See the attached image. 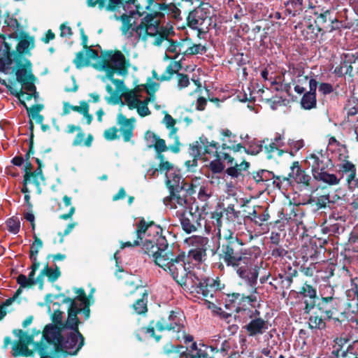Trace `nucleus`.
<instances>
[{
    "label": "nucleus",
    "mask_w": 358,
    "mask_h": 358,
    "mask_svg": "<svg viewBox=\"0 0 358 358\" xmlns=\"http://www.w3.org/2000/svg\"><path fill=\"white\" fill-rule=\"evenodd\" d=\"M35 162L37 164L38 167L34 171L28 173L27 174H24L22 183L26 185L32 182L36 187L37 194H41L42 189L38 178L42 181L45 180V176L43 172V164L42 160L39 158H35Z\"/></svg>",
    "instance_id": "393cba45"
},
{
    "label": "nucleus",
    "mask_w": 358,
    "mask_h": 358,
    "mask_svg": "<svg viewBox=\"0 0 358 358\" xmlns=\"http://www.w3.org/2000/svg\"><path fill=\"white\" fill-rule=\"evenodd\" d=\"M268 142V138H265L262 141V143H264V150L266 154V158L268 159H271L276 157H280L285 152H287V151L280 149V147L277 146L275 143H267Z\"/></svg>",
    "instance_id": "2f4dec72"
},
{
    "label": "nucleus",
    "mask_w": 358,
    "mask_h": 358,
    "mask_svg": "<svg viewBox=\"0 0 358 358\" xmlns=\"http://www.w3.org/2000/svg\"><path fill=\"white\" fill-rule=\"evenodd\" d=\"M177 76V87L181 90L189 86L190 84L189 76L183 73L176 74Z\"/></svg>",
    "instance_id": "0e129e2a"
},
{
    "label": "nucleus",
    "mask_w": 358,
    "mask_h": 358,
    "mask_svg": "<svg viewBox=\"0 0 358 358\" xmlns=\"http://www.w3.org/2000/svg\"><path fill=\"white\" fill-rule=\"evenodd\" d=\"M149 83L143 85L146 93L151 97L155 98V94L159 89V84L148 79Z\"/></svg>",
    "instance_id": "774afa93"
},
{
    "label": "nucleus",
    "mask_w": 358,
    "mask_h": 358,
    "mask_svg": "<svg viewBox=\"0 0 358 358\" xmlns=\"http://www.w3.org/2000/svg\"><path fill=\"white\" fill-rule=\"evenodd\" d=\"M8 231L10 233L16 234L20 229V222L17 217H12L6 222Z\"/></svg>",
    "instance_id": "4d7b16f0"
},
{
    "label": "nucleus",
    "mask_w": 358,
    "mask_h": 358,
    "mask_svg": "<svg viewBox=\"0 0 358 358\" xmlns=\"http://www.w3.org/2000/svg\"><path fill=\"white\" fill-rule=\"evenodd\" d=\"M33 238L34 241L30 246L29 257H37L39 250L43 247V243L36 234H34Z\"/></svg>",
    "instance_id": "5fc2aeb1"
},
{
    "label": "nucleus",
    "mask_w": 358,
    "mask_h": 358,
    "mask_svg": "<svg viewBox=\"0 0 358 358\" xmlns=\"http://www.w3.org/2000/svg\"><path fill=\"white\" fill-rule=\"evenodd\" d=\"M259 272H257L256 278L252 282H249L246 279H242L246 285L249 287V294L246 295L244 293L233 292L231 294H226L225 303L226 308H234L236 313L241 311L247 312L248 310H251L248 306L255 307L253 305L257 301V279Z\"/></svg>",
    "instance_id": "423d86ee"
},
{
    "label": "nucleus",
    "mask_w": 358,
    "mask_h": 358,
    "mask_svg": "<svg viewBox=\"0 0 358 358\" xmlns=\"http://www.w3.org/2000/svg\"><path fill=\"white\" fill-rule=\"evenodd\" d=\"M42 273L45 274L48 277V280L52 282L57 280L61 275V271L57 266H55V268L53 269L49 267L48 264L42 269Z\"/></svg>",
    "instance_id": "8fccbe9b"
},
{
    "label": "nucleus",
    "mask_w": 358,
    "mask_h": 358,
    "mask_svg": "<svg viewBox=\"0 0 358 358\" xmlns=\"http://www.w3.org/2000/svg\"><path fill=\"white\" fill-rule=\"evenodd\" d=\"M73 63L78 69H80L83 66H89L90 62L87 59V57H85L84 52L80 51L76 54Z\"/></svg>",
    "instance_id": "680f3d73"
},
{
    "label": "nucleus",
    "mask_w": 358,
    "mask_h": 358,
    "mask_svg": "<svg viewBox=\"0 0 358 358\" xmlns=\"http://www.w3.org/2000/svg\"><path fill=\"white\" fill-rule=\"evenodd\" d=\"M334 343L329 358H358V352H355L353 345L348 344V339L336 338Z\"/></svg>",
    "instance_id": "aec40b11"
},
{
    "label": "nucleus",
    "mask_w": 358,
    "mask_h": 358,
    "mask_svg": "<svg viewBox=\"0 0 358 358\" xmlns=\"http://www.w3.org/2000/svg\"><path fill=\"white\" fill-rule=\"evenodd\" d=\"M209 3L199 2V6L191 10L187 17V25L194 30H197L198 36L206 34L211 20L209 16Z\"/></svg>",
    "instance_id": "9b49d317"
},
{
    "label": "nucleus",
    "mask_w": 358,
    "mask_h": 358,
    "mask_svg": "<svg viewBox=\"0 0 358 358\" xmlns=\"http://www.w3.org/2000/svg\"><path fill=\"white\" fill-rule=\"evenodd\" d=\"M52 306H57V308L54 310L53 313L51 315V320L52 322L51 324L64 328V321H63L64 313L59 309V303L53 302Z\"/></svg>",
    "instance_id": "09e8293b"
},
{
    "label": "nucleus",
    "mask_w": 358,
    "mask_h": 358,
    "mask_svg": "<svg viewBox=\"0 0 358 358\" xmlns=\"http://www.w3.org/2000/svg\"><path fill=\"white\" fill-rule=\"evenodd\" d=\"M21 104L25 108L27 115L31 117V120H35L37 124H42L44 117L40 114V112L43 109L44 106L41 103L34 104L31 107H28L24 101H20Z\"/></svg>",
    "instance_id": "7c9ffc66"
},
{
    "label": "nucleus",
    "mask_w": 358,
    "mask_h": 358,
    "mask_svg": "<svg viewBox=\"0 0 358 358\" xmlns=\"http://www.w3.org/2000/svg\"><path fill=\"white\" fill-rule=\"evenodd\" d=\"M306 163L310 167L313 177L316 181L329 185L339 183L340 179L335 174L329 173L333 170L334 164L327 150H321L308 155Z\"/></svg>",
    "instance_id": "39448f33"
},
{
    "label": "nucleus",
    "mask_w": 358,
    "mask_h": 358,
    "mask_svg": "<svg viewBox=\"0 0 358 358\" xmlns=\"http://www.w3.org/2000/svg\"><path fill=\"white\" fill-rule=\"evenodd\" d=\"M209 168L214 173H220L224 170V166L220 161V155H219V158L210 162Z\"/></svg>",
    "instance_id": "338daca9"
},
{
    "label": "nucleus",
    "mask_w": 358,
    "mask_h": 358,
    "mask_svg": "<svg viewBox=\"0 0 358 358\" xmlns=\"http://www.w3.org/2000/svg\"><path fill=\"white\" fill-rule=\"evenodd\" d=\"M0 84L1 85L5 86L7 90L9 91L10 94L20 100V98L23 96L24 94H27L26 99L27 101H30L32 99V94L31 93H25L22 89H20L19 90L13 87L11 85L8 83L6 80L0 78Z\"/></svg>",
    "instance_id": "a18cd8bd"
},
{
    "label": "nucleus",
    "mask_w": 358,
    "mask_h": 358,
    "mask_svg": "<svg viewBox=\"0 0 358 358\" xmlns=\"http://www.w3.org/2000/svg\"><path fill=\"white\" fill-rule=\"evenodd\" d=\"M67 318L64 321V329L67 330H79L78 326L81 323L78 317V313L75 312H67Z\"/></svg>",
    "instance_id": "79ce46f5"
},
{
    "label": "nucleus",
    "mask_w": 358,
    "mask_h": 358,
    "mask_svg": "<svg viewBox=\"0 0 358 358\" xmlns=\"http://www.w3.org/2000/svg\"><path fill=\"white\" fill-rule=\"evenodd\" d=\"M132 17L133 16L131 15H127V13H123L120 16L115 15V19L120 20L122 23L121 31L123 34H126L129 29H134L132 27L133 24L131 22V19Z\"/></svg>",
    "instance_id": "3c124183"
},
{
    "label": "nucleus",
    "mask_w": 358,
    "mask_h": 358,
    "mask_svg": "<svg viewBox=\"0 0 358 358\" xmlns=\"http://www.w3.org/2000/svg\"><path fill=\"white\" fill-rule=\"evenodd\" d=\"M35 274L36 271L31 269L28 277L24 274H20L16 278L17 283L21 285L22 287H32L35 285V282L34 281Z\"/></svg>",
    "instance_id": "c03bdc74"
},
{
    "label": "nucleus",
    "mask_w": 358,
    "mask_h": 358,
    "mask_svg": "<svg viewBox=\"0 0 358 358\" xmlns=\"http://www.w3.org/2000/svg\"><path fill=\"white\" fill-rule=\"evenodd\" d=\"M5 26L3 27V31L7 34V37L9 38H14L15 36L20 34V32L23 31L21 29L20 23L18 20L8 15L4 20Z\"/></svg>",
    "instance_id": "c756f323"
},
{
    "label": "nucleus",
    "mask_w": 358,
    "mask_h": 358,
    "mask_svg": "<svg viewBox=\"0 0 358 358\" xmlns=\"http://www.w3.org/2000/svg\"><path fill=\"white\" fill-rule=\"evenodd\" d=\"M122 8L127 15L142 16L145 11L138 0H105L103 9L108 12H115Z\"/></svg>",
    "instance_id": "2eb2a0df"
},
{
    "label": "nucleus",
    "mask_w": 358,
    "mask_h": 358,
    "mask_svg": "<svg viewBox=\"0 0 358 358\" xmlns=\"http://www.w3.org/2000/svg\"><path fill=\"white\" fill-rule=\"evenodd\" d=\"M43 340H41V341L35 343V349L39 354L41 358H49L51 352L48 351V346L43 342Z\"/></svg>",
    "instance_id": "e2e57ef3"
},
{
    "label": "nucleus",
    "mask_w": 358,
    "mask_h": 358,
    "mask_svg": "<svg viewBox=\"0 0 358 358\" xmlns=\"http://www.w3.org/2000/svg\"><path fill=\"white\" fill-rule=\"evenodd\" d=\"M139 91L138 87L136 88L134 90H129L127 92L124 93V101L128 106L129 110H133L138 107V105H140L141 100L138 99L136 93Z\"/></svg>",
    "instance_id": "ea45409f"
},
{
    "label": "nucleus",
    "mask_w": 358,
    "mask_h": 358,
    "mask_svg": "<svg viewBox=\"0 0 358 358\" xmlns=\"http://www.w3.org/2000/svg\"><path fill=\"white\" fill-rule=\"evenodd\" d=\"M358 62V56L353 53H344L341 56V61L338 66H336L334 73L338 77H343L348 75L350 77L354 76L353 64Z\"/></svg>",
    "instance_id": "5701e85b"
},
{
    "label": "nucleus",
    "mask_w": 358,
    "mask_h": 358,
    "mask_svg": "<svg viewBox=\"0 0 358 358\" xmlns=\"http://www.w3.org/2000/svg\"><path fill=\"white\" fill-rule=\"evenodd\" d=\"M163 122L165 124L166 128L171 130L169 133L170 137L176 134L178 130V128L175 127L176 120L171 115L166 113L163 120Z\"/></svg>",
    "instance_id": "6e6d98bb"
},
{
    "label": "nucleus",
    "mask_w": 358,
    "mask_h": 358,
    "mask_svg": "<svg viewBox=\"0 0 358 358\" xmlns=\"http://www.w3.org/2000/svg\"><path fill=\"white\" fill-rule=\"evenodd\" d=\"M84 343V336L79 330H71L70 332L66 331L62 341V349L64 350V352H61L60 354H62L64 357L76 355Z\"/></svg>",
    "instance_id": "f3484780"
},
{
    "label": "nucleus",
    "mask_w": 358,
    "mask_h": 358,
    "mask_svg": "<svg viewBox=\"0 0 358 358\" xmlns=\"http://www.w3.org/2000/svg\"><path fill=\"white\" fill-rule=\"evenodd\" d=\"M273 184L278 188H281V184L284 182H287L288 185H291L292 183V178L291 176V172L288 173L287 176H275L274 177Z\"/></svg>",
    "instance_id": "69168bd1"
},
{
    "label": "nucleus",
    "mask_w": 358,
    "mask_h": 358,
    "mask_svg": "<svg viewBox=\"0 0 358 358\" xmlns=\"http://www.w3.org/2000/svg\"><path fill=\"white\" fill-rule=\"evenodd\" d=\"M185 271H187L185 267ZM185 277V285L186 286L187 278H189L192 280V288L197 294H201L204 298L212 299L217 291L222 292L225 288V284L222 282L218 277L213 278L212 277H198L194 272H186Z\"/></svg>",
    "instance_id": "6e6552de"
},
{
    "label": "nucleus",
    "mask_w": 358,
    "mask_h": 358,
    "mask_svg": "<svg viewBox=\"0 0 358 358\" xmlns=\"http://www.w3.org/2000/svg\"><path fill=\"white\" fill-rule=\"evenodd\" d=\"M106 56L108 59H102L101 68L105 71L108 80L112 81L115 73L123 76L128 74L130 62L120 50L108 51Z\"/></svg>",
    "instance_id": "9d476101"
},
{
    "label": "nucleus",
    "mask_w": 358,
    "mask_h": 358,
    "mask_svg": "<svg viewBox=\"0 0 358 358\" xmlns=\"http://www.w3.org/2000/svg\"><path fill=\"white\" fill-rule=\"evenodd\" d=\"M222 157L227 161L228 164L231 165V167L226 169V173L231 178H238L242 175V171H246L250 166V163L245 160H243L240 164L236 162L234 163V157L227 153H222Z\"/></svg>",
    "instance_id": "cd10ccee"
},
{
    "label": "nucleus",
    "mask_w": 358,
    "mask_h": 358,
    "mask_svg": "<svg viewBox=\"0 0 358 358\" xmlns=\"http://www.w3.org/2000/svg\"><path fill=\"white\" fill-rule=\"evenodd\" d=\"M178 315V313L171 310L167 317H162L157 322H155V320L150 321L147 327H143L136 331L135 336L136 338L139 341H143V338L141 337V334H143L146 338H153L155 342L159 343L162 336L156 334L155 329H157L159 332L166 330L176 332L178 334L181 333L185 344L192 343L194 337L185 333V327L180 323V319Z\"/></svg>",
    "instance_id": "20e7f679"
},
{
    "label": "nucleus",
    "mask_w": 358,
    "mask_h": 358,
    "mask_svg": "<svg viewBox=\"0 0 358 358\" xmlns=\"http://www.w3.org/2000/svg\"><path fill=\"white\" fill-rule=\"evenodd\" d=\"M135 234L136 239L133 243H122L121 248L138 246L142 243L143 252L152 257L156 265L169 272L178 285L183 286L187 274L185 269V252L180 251L176 253L173 250V245H170L166 238V234H169V231L154 221L147 222L144 217H141L136 224Z\"/></svg>",
    "instance_id": "f257e3e1"
},
{
    "label": "nucleus",
    "mask_w": 358,
    "mask_h": 358,
    "mask_svg": "<svg viewBox=\"0 0 358 358\" xmlns=\"http://www.w3.org/2000/svg\"><path fill=\"white\" fill-rule=\"evenodd\" d=\"M297 294L304 299L303 310L306 314H309L314 309L315 302L319 297L316 289L306 281L297 292Z\"/></svg>",
    "instance_id": "4be33fe9"
},
{
    "label": "nucleus",
    "mask_w": 358,
    "mask_h": 358,
    "mask_svg": "<svg viewBox=\"0 0 358 358\" xmlns=\"http://www.w3.org/2000/svg\"><path fill=\"white\" fill-rule=\"evenodd\" d=\"M292 182L308 191L315 189V179L301 167L298 161H294L290 166Z\"/></svg>",
    "instance_id": "6ab92c4d"
},
{
    "label": "nucleus",
    "mask_w": 358,
    "mask_h": 358,
    "mask_svg": "<svg viewBox=\"0 0 358 358\" xmlns=\"http://www.w3.org/2000/svg\"><path fill=\"white\" fill-rule=\"evenodd\" d=\"M85 134L83 131V129L80 127V130L77 131V134L75 136L72 145L77 146H85L87 148H90L92 146V142L94 141V136L92 134H88L86 138Z\"/></svg>",
    "instance_id": "72a5a7b5"
},
{
    "label": "nucleus",
    "mask_w": 358,
    "mask_h": 358,
    "mask_svg": "<svg viewBox=\"0 0 358 358\" xmlns=\"http://www.w3.org/2000/svg\"><path fill=\"white\" fill-rule=\"evenodd\" d=\"M273 281H277V284L279 286V288L282 291L289 289L292 284V279L287 276L286 271L280 273L276 276L273 277ZM282 294L284 296L285 292H283Z\"/></svg>",
    "instance_id": "a19ab883"
},
{
    "label": "nucleus",
    "mask_w": 358,
    "mask_h": 358,
    "mask_svg": "<svg viewBox=\"0 0 358 358\" xmlns=\"http://www.w3.org/2000/svg\"><path fill=\"white\" fill-rule=\"evenodd\" d=\"M286 10L292 16L299 15L303 10V0H289L286 3Z\"/></svg>",
    "instance_id": "de8ad7c7"
},
{
    "label": "nucleus",
    "mask_w": 358,
    "mask_h": 358,
    "mask_svg": "<svg viewBox=\"0 0 358 358\" xmlns=\"http://www.w3.org/2000/svg\"><path fill=\"white\" fill-rule=\"evenodd\" d=\"M13 352L12 355L13 357H33L34 355V351L32 350H29L28 345L26 343H24L21 341H18L15 342L13 345Z\"/></svg>",
    "instance_id": "e433bc0d"
},
{
    "label": "nucleus",
    "mask_w": 358,
    "mask_h": 358,
    "mask_svg": "<svg viewBox=\"0 0 358 358\" xmlns=\"http://www.w3.org/2000/svg\"><path fill=\"white\" fill-rule=\"evenodd\" d=\"M130 294H135L138 297L133 308L137 314H145L148 312V298L149 291L143 286H136L135 289L130 292Z\"/></svg>",
    "instance_id": "b1692460"
},
{
    "label": "nucleus",
    "mask_w": 358,
    "mask_h": 358,
    "mask_svg": "<svg viewBox=\"0 0 358 358\" xmlns=\"http://www.w3.org/2000/svg\"><path fill=\"white\" fill-rule=\"evenodd\" d=\"M171 183L170 179L168 178L166 181V185L169 189L170 194L164 199V202L165 204H166V201H171L172 199L174 198L177 194H180L182 190H185V185H187V182H185L184 180H182L180 183L175 185H171Z\"/></svg>",
    "instance_id": "58836bf2"
},
{
    "label": "nucleus",
    "mask_w": 358,
    "mask_h": 358,
    "mask_svg": "<svg viewBox=\"0 0 358 358\" xmlns=\"http://www.w3.org/2000/svg\"><path fill=\"white\" fill-rule=\"evenodd\" d=\"M191 248L188 252L187 258L197 264H201L207 259V251L210 248L208 238L195 236L191 239Z\"/></svg>",
    "instance_id": "dca6fc26"
},
{
    "label": "nucleus",
    "mask_w": 358,
    "mask_h": 358,
    "mask_svg": "<svg viewBox=\"0 0 358 358\" xmlns=\"http://www.w3.org/2000/svg\"><path fill=\"white\" fill-rule=\"evenodd\" d=\"M320 33H321L322 36L325 34L322 27H319L317 24L310 22L306 26V28L302 31V36L305 40L315 41L317 38Z\"/></svg>",
    "instance_id": "c9c22d12"
},
{
    "label": "nucleus",
    "mask_w": 358,
    "mask_h": 358,
    "mask_svg": "<svg viewBox=\"0 0 358 358\" xmlns=\"http://www.w3.org/2000/svg\"><path fill=\"white\" fill-rule=\"evenodd\" d=\"M190 46L185 49L184 55H194L197 54L205 53L206 48L201 44H191Z\"/></svg>",
    "instance_id": "bf43d9fd"
},
{
    "label": "nucleus",
    "mask_w": 358,
    "mask_h": 358,
    "mask_svg": "<svg viewBox=\"0 0 358 358\" xmlns=\"http://www.w3.org/2000/svg\"><path fill=\"white\" fill-rule=\"evenodd\" d=\"M218 257L217 268L220 270L231 267L241 279L252 282L256 278L259 268L255 264V257H252L251 248L245 247L243 241L234 232L229 231L223 237L219 235L216 250L213 252Z\"/></svg>",
    "instance_id": "f03ea898"
},
{
    "label": "nucleus",
    "mask_w": 358,
    "mask_h": 358,
    "mask_svg": "<svg viewBox=\"0 0 358 358\" xmlns=\"http://www.w3.org/2000/svg\"><path fill=\"white\" fill-rule=\"evenodd\" d=\"M250 322L243 327V329L250 337H256L262 336L268 331L271 327L268 320H265L260 316V311L255 310H248Z\"/></svg>",
    "instance_id": "ddd939ff"
},
{
    "label": "nucleus",
    "mask_w": 358,
    "mask_h": 358,
    "mask_svg": "<svg viewBox=\"0 0 358 358\" xmlns=\"http://www.w3.org/2000/svg\"><path fill=\"white\" fill-rule=\"evenodd\" d=\"M317 84L318 82L315 79L310 78L309 80L310 90L306 92L301 99V105L303 108L306 110H310L316 108V90L317 88Z\"/></svg>",
    "instance_id": "bb28decb"
},
{
    "label": "nucleus",
    "mask_w": 358,
    "mask_h": 358,
    "mask_svg": "<svg viewBox=\"0 0 358 358\" xmlns=\"http://www.w3.org/2000/svg\"><path fill=\"white\" fill-rule=\"evenodd\" d=\"M224 212V209L220 210L216 209L211 213L210 218L213 220V223L219 231H220V228L222 226V217Z\"/></svg>",
    "instance_id": "052dcab7"
},
{
    "label": "nucleus",
    "mask_w": 358,
    "mask_h": 358,
    "mask_svg": "<svg viewBox=\"0 0 358 358\" xmlns=\"http://www.w3.org/2000/svg\"><path fill=\"white\" fill-rule=\"evenodd\" d=\"M287 73L292 76V83L294 85L296 83V78H301L304 74V69L300 64H289Z\"/></svg>",
    "instance_id": "864d4df0"
},
{
    "label": "nucleus",
    "mask_w": 358,
    "mask_h": 358,
    "mask_svg": "<svg viewBox=\"0 0 358 358\" xmlns=\"http://www.w3.org/2000/svg\"><path fill=\"white\" fill-rule=\"evenodd\" d=\"M249 214L250 216H248V217L250 220L258 226H262L265 222H267L270 217L268 208H266L261 215H259L255 209Z\"/></svg>",
    "instance_id": "49530a36"
},
{
    "label": "nucleus",
    "mask_w": 358,
    "mask_h": 358,
    "mask_svg": "<svg viewBox=\"0 0 358 358\" xmlns=\"http://www.w3.org/2000/svg\"><path fill=\"white\" fill-rule=\"evenodd\" d=\"M59 297H63V299L62 301L63 303H69L67 312H75L76 313L78 314L81 313L82 308L78 306L77 302L78 300L76 299L65 296L64 294H59L54 296L55 299H58Z\"/></svg>",
    "instance_id": "37998d69"
},
{
    "label": "nucleus",
    "mask_w": 358,
    "mask_h": 358,
    "mask_svg": "<svg viewBox=\"0 0 358 358\" xmlns=\"http://www.w3.org/2000/svg\"><path fill=\"white\" fill-rule=\"evenodd\" d=\"M15 76L16 81L21 84L26 91L31 92L32 98L37 99L38 97V92L36 91L35 85L36 77L33 74L32 69L16 71Z\"/></svg>",
    "instance_id": "412c9836"
},
{
    "label": "nucleus",
    "mask_w": 358,
    "mask_h": 358,
    "mask_svg": "<svg viewBox=\"0 0 358 358\" xmlns=\"http://www.w3.org/2000/svg\"><path fill=\"white\" fill-rule=\"evenodd\" d=\"M65 331L64 328L52 324L45 325L42 331V340L54 345V352L56 355L64 352V350L62 349V341Z\"/></svg>",
    "instance_id": "a211bd4d"
},
{
    "label": "nucleus",
    "mask_w": 358,
    "mask_h": 358,
    "mask_svg": "<svg viewBox=\"0 0 358 358\" xmlns=\"http://www.w3.org/2000/svg\"><path fill=\"white\" fill-rule=\"evenodd\" d=\"M219 143L215 141H209L203 135L199 137V141H195L189 145V155L192 157L191 160H187L185 165L189 171H194V168L198 165V160L204 159L206 155H213L219 158L217 152Z\"/></svg>",
    "instance_id": "0eeeda50"
},
{
    "label": "nucleus",
    "mask_w": 358,
    "mask_h": 358,
    "mask_svg": "<svg viewBox=\"0 0 358 358\" xmlns=\"http://www.w3.org/2000/svg\"><path fill=\"white\" fill-rule=\"evenodd\" d=\"M308 328L312 330H323L327 328L325 315L320 313L317 309H313L309 313Z\"/></svg>",
    "instance_id": "c85d7f7f"
},
{
    "label": "nucleus",
    "mask_w": 358,
    "mask_h": 358,
    "mask_svg": "<svg viewBox=\"0 0 358 358\" xmlns=\"http://www.w3.org/2000/svg\"><path fill=\"white\" fill-rule=\"evenodd\" d=\"M330 203V196L329 194H322L316 197H310L308 203L311 206L314 210H319L327 208Z\"/></svg>",
    "instance_id": "f704fd0d"
},
{
    "label": "nucleus",
    "mask_w": 358,
    "mask_h": 358,
    "mask_svg": "<svg viewBox=\"0 0 358 358\" xmlns=\"http://www.w3.org/2000/svg\"><path fill=\"white\" fill-rule=\"evenodd\" d=\"M134 117L127 118L122 112L118 113L117 123L120 126V131L124 142L131 141L134 136ZM119 129L116 127H112L106 129L103 132V137L107 141H114L118 138Z\"/></svg>",
    "instance_id": "f8f14e48"
},
{
    "label": "nucleus",
    "mask_w": 358,
    "mask_h": 358,
    "mask_svg": "<svg viewBox=\"0 0 358 358\" xmlns=\"http://www.w3.org/2000/svg\"><path fill=\"white\" fill-rule=\"evenodd\" d=\"M269 251L272 257L279 259L286 257L288 251L282 245H269Z\"/></svg>",
    "instance_id": "603ef678"
},
{
    "label": "nucleus",
    "mask_w": 358,
    "mask_h": 358,
    "mask_svg": "<svg viewBox=\"0 0 358 358\" xmlns=\"http://www.w3.org/2000/svg\"><path fill=\"white\" fill-rule=\"evenodd\" d=\"M182 59L171 62L166 69V71L161 75L162 80H171L174 75L180 73L179 71L182 68Z\"/></svg>",
    "instance_id": "473e14b6"
},
{
    "label": "nucleus",
    "mask_w": 358,
    "mask_h": 358,
    "mask_svg": "<svg viewBox=\"0 0 358 358\" xmlns=\"http://www.w3.org/2000/svg\"><path fill=\"white\" fill-rule=\"evenodd\" d=\"M14 38L18 40L15 50H12L10 45L8 43L3 42L5 49L0 57V71L6 74L10 73V66L13 62H15V66L12 69L11 73H15V71L18 70L32 69L31 61L25 58L24 55L30 54V51L34 48V37L31 36L25 31H22Z\"/></svg>",
    "instance_id": "7ed1b4c3"
},
{
    "label": "nucleus",
    "mask_w": 358,
    "mask_h": 358,
    "mask_svg": "<svg viewBox=\"0 0 358 358\" xmlns=\"http://www.w3.org/2000/svg\"><path fill=\"white\" fill-rule=\"evenodd\" d=\"M13 333L19 337V341L26 343L27 345L34 343V335L28 334L22 329H14Z\"/></svg>",
    "instance_id": "13d9d810"
},
{
    "label": "nucleus",
    "mask_w": 358,
    "mask_h": 358,
    "mask_svg": "<svg viewBox=\"0 0 358 358\" xmlns=\"http://www.w3.org/2000/svg\"><path fill=\"white\" fill-rule=\"evenodd\" d=\"M160 19L149 12L141 20V23L136 27H134L133 31L141 38L143 41H146L148 36L154 37L157 36L159 29Z\"/></svg>",
    "instance_id": "4468645a"
},
{
    "label": "nucleus",
    "mask_w": 358,
    "mask_h": 358,
    "mask_svg": "<svg viewBox=\"0 0 358 358\" xmlns=\"http://www.w3.org/2000/svg\"><path fill=\"white\" fill-rule=\"evenodd\" d=\"M201 214L193 213L191 211L188 214L183 213L180 215V221L182 230L187 234H191L196 231L197 228L201 226L199 220Z\"/></svg>",
    "instance_id": "a878e982"
},
{
    "label": "nucleus",
    "mask_w": 358,
    "mask_h": 358,
    "mask_svg": "<svg viewBox=\"0 0 358 358\" xmlns=\"http://www.w3.org/2000/svg\"><path fill=\"white\" fill-rule=\"evenodd\" d=\"M145 138L148 139L152 138L155 141L153 145H150V148L153 146L156 152H164L169 150L168 146L166 145L165 141L159 138L155 133L148 131L145 133Z\"/></svg>",
    "instance_id": "4c0bfd02"
},
{
    "label": "nucleus",
    "mask_w": 358,
    "mask_h": 358,
    "mask_svg": "<svg viewBox=\"0 0 358 358\" xmlns=\"http://www.w3.org/2000/svg\"><path fill=\"white\" fill-rule=\"evenodd\" d=\"M332 293L330 296H324L320 294L315 302L314 309L325 315L328 321L333 320L334 323L341 324L345 319V312L339 309V300L334 297V290L331 289Z\"/></svg>",
    "instance_id": "1a4fd4ad"
}]
</instances>
